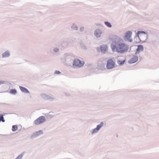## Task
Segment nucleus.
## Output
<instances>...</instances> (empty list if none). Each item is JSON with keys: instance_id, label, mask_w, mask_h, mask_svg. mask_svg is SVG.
<instances>
[{"instance_id": "5701e85b", "label": "nucleus", "mask_w": 159, "mask_h": 159, "mask_svg": "<svg viewBox=\"0 0 159 159\" xmlns=\"http://www.w3.org/2000/svg\"><path fill=\"white\" fill-rule=\"evenodd\" d=\"M54 52H57L59 51V49L58 48H55L54 49Z\"/></svg>"}, {"instance_id": "0eeeda50", "label": "nucleus", "mask_w": 159, "mask_h": 159, "mask_svg": "<svg viewBox=\"0 0 159 159\" xmlns=\"http://www.w3.org/2000/svg\"><path fill=\"white\" fill-rule=\"evenodd\" d=\"M102 32L99 29H97L95 30V35L97 37H99L102 33Z\"/></svg>"}, {"instance_id": "7ed1b4c3", "label": "nucleus", "mask_w": 159, "mask_h": 159, "mask_svg": "<svg viewBox=\"0 0 159 159\" xmlns=\"http://www.w3.org/2000/svg\"><path fill=\"white\" fill-rule=\"evenodd\" d=\"M115 63L113 60L112 59H109L107 61L106 67L108 69H111L115 67Z\"/></svg>"}, {"instance_id": "9b49d317", "label": "nucleus", "mask_w": 159, "mask_h": 159, "mask_svg": "<svg viewBox=\"0 0 159 159\" xmlns=\"http://www.w3.org/2000/svg\"><path fill=\"white\" fill-rule=\"evenodd\" d=\"M117 61V63L118 64L121 65L123 64L125 61V59H124L119 58Z\"/></svg>"}, {"instance_id": "a211bd4d", "label": "nucleus", "mask_w": 159, "mask_h": 159, "mask_svg": "<svg viewBox=\"0 0 159 159\" xmlns=\"http://www.w3.org/2000/svg\"><path fill=\"white\" fill-rule=\"evenodd\" d=\"M105 25L109 27H111V24L107 21H106L105 22Z\"/></svg>"}, {"instance_id": "6e6552de", "label": "nucleus", "mask_w": 159, "mask_h": 159, "mask_svg": "<svg viewBox=\"0 0 159 159\" xmlns=\"http://www.w3.org/2000/svg\"><path fill=\"white\" fill-rule=\"evenodd\" d=\"M107 45H103L101 46L100 49L102 52H104L106 51L107 49Z\"/></svg>"}, {"instance_id": "f8f14e48", "label": "nucleus", "mask_w": 159, "mask_h": 159, "mask_svg": "<svg viewBox=\"0 0 159 159\" xmlns=\"http://www.w3.org/2000/svg\"><path fill=\"white\" fill-rule=\"evenodd\" d=\"M43 132L42 130H39L38 131L34 133L35 136H38L43 134Z\"/></svg>"}, {"instance_id": "423d86ee", "label": "nucleus", "mask_w": 159, "mask_h": 159, "mask_svg": "<svg viewBox=\"0 0 159 159\" xmlns=\"http://www.w3.org/2000/svg\"><path fill=\"white\" fill-rule=\"evenodd\" d=\"M138 60V57L136 56H134L129 61V62L131 64L133 63L137 62Z\"/></svg>"}, {"instance_id": "aec40b11", "label": "nucleus", "mask_w": 159, "mask_h": 159, "mask_svg": "<svg viewBox=\"0 0 159 159\" xmlns=\"http://www.w3.org/2000/svg\"><path fill=\"white\" fill-rule=\"evenodd\" d=\"M98 130L96 128L94 129L92 132V134H93L94 133L97 132Z\"/></svg>"}, {"instance_id": "1a4fd4ad", "label": "nucleus", "mask_w": 159, "mask_h": 159, "mask_svg": "<svg viewBox=\"0 0 159 159\" xmlns=\"http://www.w3.org/2000/svg\"><path fill=\"white\" fill-rule=\"evenodd\" d=\"M143 50V47L142 45H139L136 50V53H139Z\"/></svg>"}, {"instance_id": "f3484780", "label": "nucleus", "mask_w": 159, "mask_h": 159, "mask_svg": "<svg viewBox=\"0 0 159 159\" xmlns=\"http://www.w3.org/2000/svg\"><path fill=\"white\" fill-rule=\"evenodd\" d=\"M2 57H7L9 56V52H5V53H3L2 54Z\"/></svg>"}, {"instance_id": "6ab92c4d", "label": "nucleus", "mask_w": 159, "mask_h": 159, "mask_svg": "<svg viewBox=\"0 0 159 159\" xmlns=\"http://www.w3.org/2000/svg\"><path fill=\"white\" fill-rule=\"evenodd\" d=\"M1 121H2L3 122H4L5 121L4 119L3 115L2 114L0 115V122Z\"/></svg>"}, {"instance_id": "f257e3e1", "label": "nucleus", "mask_w": 159, "mask_h": 159, "mask_svg": "<svg viewBox=\"0 0 159 159\" xmlns=\"http://www.w3.org/2000/svg\"><path fill=\"white\" fill-rule=\"evenodd\" d=\"M111 47L113 51H116L120 53L127 52L129 49L127 45L119 42L112 43L111 45Z\"/></svg>"}, {"instance_id": "f03ea898", "label": "nucleus", "mask_w": 159, "mask_h": 159, "mask_svg": "<svg viewBox=\"0 0 159 159\" xmlns=\"http://www.w3.org/2000/svg\"><path fill=\"white\" fill-rule=\"evenodd\" d=\"M132 35V32L128 31L125 33L123 37V39L125 41L131 42L132 41V39H131Z\"/></svg>"}, {"instance_id": "9d476101", "label": "nucleus", "mask_w": 159, "mask_h": 159, "mask_svg": "<svg viewBox=\"0 0 159 159\" xmlns=\"http://www.w3.org/2000/svg\"><path fill=\"white\" fill-rule=\"evenodd\" d=\"M20 88L21 91L25 93H29V91L25 88L20 86Z\"/></svg>"}, {"instance_id": "4468645a", "label": "nucleus", "mask_w": 159, "mask_h": 159, "mask_svg": "<svg viewBox=\"0 0 159 159\" xmlns=\"http://www.w3.org/2000/svg\"><path fill=\"white\" fill-rule=\"evenodd\" d=\"M9 93L12 94H15L17 93V91L16 89H12L10 91Z\"/></svg>"}, {"instance_id": "39448f33", "label": "nucleus", "mask_w": 159, "mask_h": 159, "mask_svg": "<svg viewBox=\"0 0 159 159\" xmlns=\"http://www.w3.org/2000/svg\"><path fill=\"white\" fill-rule=\"evenodd\" d=\"M84 63L79 59H75L73 62V66L81 67L83 66Z\"/></svg>"}, {"instance_id": "ddd939ff", "label": "nucleus", "mask_w": 159, "mask_h": 159, "mask_svg": "<svg viewBox=\"0 0 159 159\" xmlns=\"http://www.w3.org/2000/svg\"><path fill=\"white\" fill-rule=\"evenodd\" d=\"M138 34L139 37H141L142 36V34H144L145 35L146 33L145 32L142 31H139L138 32Z\"/></svg>"}, {"instance_id": "4be33fe9", "label": "nucleus", "mask_w": 159, "mask_h": 159, "mask_svg": "<svg viewBox=\"0 0 159 159\" xmlns=\"http://www.w3.org/2000/svg\"><path fill=\"white\" fill-rule=\"evenodd\" d=\"M55 74H60L61 73L59 71L56 70L55 71Z\"/></svg>"}, {"instance_id": "412c9836", "label": "nucleus", "mask_w": 159, "mask_h": 159, "mask_svg": "<svg viewBox=\"0 0 159 159\" xmlns=\"http://www.w3.org/2000/svg\"><path fill=\"white\" fill-rule=\"evenodd\" d=\"M22 157V155H19L16 158V159H20Z\"/></svg>"}, {"instance_id": "2eb2a0df", "label": "nucleus", "mask_w": 159, "mask_h": 159, "mask_svg": "<svg viewBox=\"0 0 159 159\" xmlns=\"http://www.w3.org/2000/svg\"><path fill=\"white\" fill-rule=\"evenodd\" d=\"M103 125V122H101V123L98 125L97 126V127L96 128L98 130H99L100 128Z\"/></svg>"}, {"instance_id": "20e7f679", "label": "nucleus", "mask_w": 159, "mask_h": 159, "mask_svg": "<svg viewBox=\"0 0 159 159\" xmlns=\"http://www.w3.org/2000/svg\"><path fill=\"white\" fill-rule=\"evenodd\" d=\"M46 120L45 118L43 116H42L34 121V123L36 125H39L44 122Z\"/></svg>"}, {"instance_id": "dca6fc26", "label": "nucleus", "mask_w": 159, "mask_h": 159, "mask_svg": "<svg viewBox=\"0 0 159 159\" xmlns=\"http://www.w3.org/2000/svg\"><path fill=\"white\" fill-rule=\"evenodd\" d=\"M17 125H14L12 126V130L13 131H16L17 129Z\"/></svg>"}]
</instances>
